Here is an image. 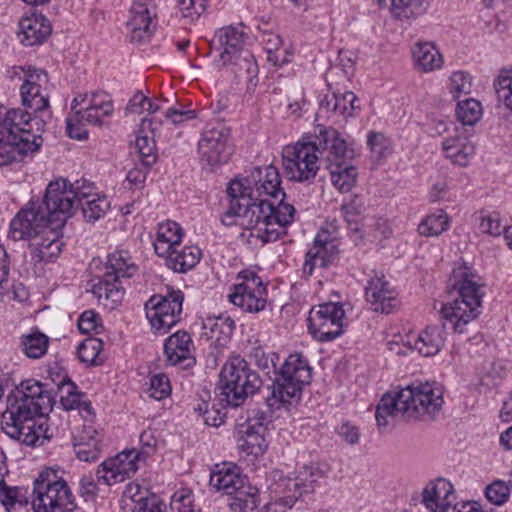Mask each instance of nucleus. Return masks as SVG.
<instances>
[{
    "instance_id": "f257e3e1",
    "label": "nucleus",
    "mask_w": 512,
    "mask_h": 512,
    "mask_svg": "<svg viewBox=\"0 0 512 512\" xmlns=\"http://www.w3.org/2000/svg\"><path fill=\"white\" fill-rule=\"evenodd\" d=\"M231 198L230 208L222 216L226 226L239 225L249 231V237L260 240L262 244L276 241L286 233V227L294 220V206L280 205L276 223L271 222L273 207L265 200L257 202L253 186L243 180H232L227 188Z\"/></svg>"
},
{
    "instance_id": "f03ea898",
    "label": "nucleus",
    "mask_w": 512,
    "mask_h": 512,
    "mask_svg": "<svg viewBox=\"0 0 512 512\" xmlns=\"http://www.w3.org/2000/svg\"><path fill=\"white\" fill-rule=\"evenodd\" d=\"M442 404L440 388L429 382L412 383L394 394L383 395L375 412L377 426L384 429L399 415L413 419L432 418Z\"/></svg>"
},
{
    "instance_id": "7ed1b4c3",
    "label": "nucleus",
    "mask_w": 512,
    "mask_h": 512,
    "mask_svg": "<svg viewBox=\"0 0 512 512\" xmlns=\"http://www.w3.org/2000/svg\"><path fill=\"white\" fill-rule=\"evenodd\" d=\"M45 121L20 108L0 107V166L21 160L42 143Z\"/></svg>"
},
{
    "instance_id": "20e7f679",
    "label": "nucleus",
    "mask_w": 512,
    "mask_h": 512,
    "mask_svg": "<svg viewBox=\"0 0 512 512\" xmlns=\"http://www.w3.org/2000/svg\"><path fill=\"white\" fill-rule=\"evenodd\" d=\"M448 287L450 295L455 297L442 306L441 315L455 332L463 333L465 327L480 314L484 295L481 278L471 267L459 264L452 270Z\"/></svg>"
},
{
    "instance_id": "39448f33",
    "label": "nucleus",
    "mask_w": 512,
    "mask_h": 512,
    "mask_svg": "<svg viewBox=\"0 0 512 512\" xmlns=\"http://www.w3.org/2000/svg\"><path fill=\"white\" fill-rule=\"evenodd\" d=\"M58 213H63L65 221L73 215L77 208L82 209L87 222H95L103 217L110 208V202L106 196L99 195L91 183L68 184L65 179L50 182L48 197Z\"/></svg>"
},
{
    "instance_id": "423d86ee",
    "label": "nucleus",
    "mask_w": 512,
    "mask_h": 512,
    "mask_svg": "<svg viewBox=\"0 0 512 512\" xmlns=\"http://www.w3.org/2000/svg\"><path fill=\"white\" fill-rule=\"evenodd\" d=\"M8 401L9 405L1 417V429L12 439L35 446L43 430L42 425L35 428L34 418L47 415L52 406L14 393Z\"/></svg>"
},
{
    "instance_id": "0eeeda50",
    "label": "nucleus",
    "mask_w": 512,
    "mask_h": 512,
    "mask_svg": "<svg viewBox=\"0 0 512 512\" xmlns=\"http://www.w3.org/2000/svg\"><path fill=\"white\" fill-rule=\"evenodd\" d=\"M312 378V368L302 353L290 354L276 373L266 403L272 410L298 402L302 389Z\"/></svg>"
},
{
    "instance_id": "6e6552de",
    "label": "nucleus",
    "mask_w": 512,
    "mask_h": 512,
    "mask_svg": "<svg viewBox=\"0 0 512 512\" xmlns=\"http://www.w3.org/2000/svg\"><path fill=\"white\" fill-rule=\"evenodd\" d=\"M50 183L41 201H31L20 210L10 223L9 237L15 241L30 239L57 225L63 227L65 217L52 205L49 197Z\"/></svg>"
},
{
    "instance_id": "1a4fd4ad",
    "label": "nucleus",
    "mask_w": 512,
    "mask_h": 512,
    "mask_svg": "<svg viewBox=\"0 0 512 512\" xmlns=\"http://www.w3.org/2000/svg\"><path fill=\"white\" fill-rule=\"evenodd\" d=\"M330 131L337 130L321 128L313 141L297 142L283 149L282 164L284 172L290 180L306 182L315 178L320 168V162L324 163L322 138H326Z\"/></svg>"
},
{
    "instance_id": "9d476101",
    "label": "nucleus",
    "mask_w": 512,
    "mask_h": 512,
    "mask_svg": "<svg viewBox=\"0 0 512 512\" xmlns=\"http://www.w3.org/2000/svg\"><path fill=\"white\" fill-rule=\"evenodd\" d=\"M59 470L46 468L34 481L32 508L34 512H74L75 497Z\"/></svg>"
},
{
    "instance_id": "9b49d317",
    "label": "nucleus",
    "mask_w": 512,
    "mask_h": 512,
    "mask_svg": "<svg viewBox=\"0 0 512 512\" xmlns=\"http://www.w3.org/2000/svg\"><path fill=\"white\" fill-rule=\"evenodd\" d=\"M104 274L92 279L91 292L103 307L113 310L123 300L124 289L120 285V278L131 277L136 266L127 262L124 252L117 251L108 256L104 266Z\"/></svg>"
},
{
    "instance_id": "f8f14e48",
    "label": "nucleus",
    "mask_w": 512,
    "mask_h": 512,
    "mask_svg": "<svg viewBox=\"0 0 512 512\" xmlns=\"http://www.w3.org/2000/svg\"><path fill=\"white\" fill-rule=\"evenodd\" d=\"M220 385L227 403L237 407L261 388L262 380L245 359L234 356L221 369Z\"/></svg>"
},
{
    "instance_id": "ddd939ff",
    "label": "nucleus",
    "mask_w": 512,
    "mask_h": 512,
    "mask_svg": "<svg viewBox=\"0 0 512 512\" xmlns=\"http://www.w3.org/2000/svg\"><path fill=\"white\" fill-rule=\"evenodd\" d=\"M323 139L324 165L330 173L333 186L342 193H348L356 184L357 170L349 162L353 152L338 131L328 132Z\"/></svg>"
},
{
    "instance_id": "4468645a",
    "label": "nucleus",
    "mask_w": 512,
    "mask_h": 512,
    "mask_svg": "<svg viewBox=\"0 0 512 512\" xmlns=\"http://www.w3.org/2000/svg\"><path fill=\"white\" fill-rule=\"evenodd\" d=\"M345 311L340 303H323L314 306L308 316V331L320 342L334 340L343 333Z\"/></svg>"
},
{
    "instance_id": "2eb2a0df",
    "label": "nucleus",
    "mask_w": 512,
    "mask_h": 512,
    "mask_svg": "<svg viewBox=\"0 0 512 512\" xmlns=\"http://www.w3.org/2000/svg\"><path fill=\"white\" fill-rule=\"evenodd\" d=\"M247 182L252 184L254 197L258 199L257 202L265 200L273 207L274 211L271 222L276 223L280 205L292 206L284 202L286 194L281 187L279 171L274 166L269 165L254 168L247 177Z\"/></svg>"
},
{
    "instance_id": "dca6fc26",
    "label": "nucleus",
    "mask_w": 512,
    "mask_h": 512,
    "mask_svg": "<svg viewBox=\"0 0 512 512\" xmlns=\"http://www.w3.org/2000/svg\"><path fill=\"white\" fill-rule=\"evenodd\" d=\"M322 472L313 466H304L294 478L280 475L271 485L276 496V503L291 508L304 492L318 479Z\"/></svg>"
},
{
    "instance_id": "f3484780",
    "label": "nucleus",
    "mask_w": 512,
    "mask_h": 512,
    "mask_svg": "<svg viewBox=\"0 0 512 512\" xmlns=\"http://www.w3.org/2000/svg\"><path fill=\"white\" fill-rule=\"evenodd\" d=\"M183 295L173 291L167 296L154 295L145 304L146 315L153 328L166 332L179 320Z\"/></svg>"
},
{
    "instance_id": "a211bd4d",
    "label": "nucleus",
    "mask_w": 512,
    "mask_h": 512,
    "mask_svg": "<svg viewBox=\"0 0 512 512\" xmlns=\"http://www.w3.org/2000/svg\"><path fill=\"white\" fill-rule=\"evenodd\" d=\"M228 138L229 130L222 125L203 131L198 143V151L204 168L213 171L218 165L228 161L230 156Z\"/></svg>"
},
{
    "instance_id": "6ab92c4d",
    "label": "nucleus",
    "mask_w": 512,
    "mask_h": 512,
    "mask_svg": "<svg viewBox=\"0 0 512 512\" xmlns=\"http://www.w3.org/2000/svg\"><path fill=\"white\" fill-rule=\"evenodd\" d=\"M140 458L141 453L132 449L105 460L96 471L97 481H103V483L110 486L131 478L138 470Z\"/></svg>"
},
{
    "instance_id": "aec40b11",
    "label": "nucleus",
    "mask_w": 512,
    "mask_h": 512,
    "mask_svg": "<svg viewBox=\"0 0 512 512\" xmlns=\"http://www.w3.org/2000/svg\"><path fill=\"white\" fill-rule=\"evenodd\" d=\"M244 281L234 285L229 300L247 312H259L266 305V291L261 279L254 272H245Z\"/></svg>"
},
{
    "instance_id": "412c9836",
    "label": "nucleus",
    "mask_w": 512,
    "mask_h": 512,
    "mask_svg": "<svg viewBox=\"0 0 512 512\" xmlns=\"http://www.w3.org/2000/svg\"><path fill=\"white\" fill-rule=\"evenodd\" d=\"M48 76L39 69H28L24 83L21 85L20 94L22 104L30 114L41 112L49 106V96L46 93Z\"/></svg>"
},
{
    "instance_id": "4be33fe9",
    "label": "nucleus",
    "mask_w": 512,
    "mask_h": 512,
    "mask_svg": "<svg viewBox=\"0 0 512 512\" xmlns=\"http://www.w3.org/2000/svg\"><path fill=\"white\" fill-rule=\"evenodd\" d=\"M155 15L152 0L133 1L127 20L132 42L142 43L151 37L155 27L153 24Z\"/></svg>"
},
{
    "instance_id": "5701e85b",
    "label": "nucleus",
    "mask_w": 512,
    "mask_h": 512,
    "mask_svg": "<svg viewBox=\"0 0 512 512\" xmlns=\"http://www.w3.org/2000/svg\"><path fill=\"white\" fill-rule=\"evenodd\" d=\"M365 296L371 309L377 313L389 314L399 306L397 292L384 275L375 274L369 279Z\"/></svg>"
},
{
    "instance_id": "b1692460",
    "label": "nucleus",
    "mask_w": 512,
    "mask_h": 512,
    "mask_svg": "<svg viewBox=\"0 0 512 512\" xmlns=\"http://www.w3.org/2000/svg\"><path fill=\"white\" fill-rule=\"evenodd\" d=\"M63 227L57 225L44 230V233L35 237L30 242L31 257L35 263H49L56 260L64 246L61 240Z\"/></svg>"
},
{
    "instance_id": "393cba45",
    "label": "nucleus",
    "mask_w": 512,
    "mask_h": 512,
    "mask_svg": "<svg viewBox=\"0 0 512 512\" xmlns=\"http://www.w3.org/2000/svg\"><path fill=\"white\" fill-rule=\"evenodd\" d=\"M266 432L267 428L260 419H249L238 430V448L247 455L255 457L263 455L268 446L265 439Z\"/></svg>"
},
{
    "instance_id": "a878e982",
    "label": "nucleus",
    "mask_w": 512,
    "mask_h": 512,
    "mask_svg": "<svg viewBox=\"0 0 512 512\" xmlns=\"http://www.w3.org/2000/svg\"><path fill=\"white\" fill-rule=\"evenodd\" d=\"M446 323L440 326H428L419 335H407L406 340L401 338L404 346L410 350H417L421 355L430 357L436 355L444 345V330Z\"/></svg>"
},
{
    "instance_id": "bb28decb",
    "label": "nucleus",
    "mask_w": 512,
    "mask_h": 512,
    "mask_svg": "<svg viewBox=\"0 0 512 512\" xmlns=\"http://www.w3.org/2000/svg\"><path fill=\"white\" fill-rule=\"evenodd\" d=\"M193 342L186 331H178L169 336L164 344L166 361L170 365H181L183 368L195 364V358L191 354Z\"/></svg>"
},
{
    "instance_id": "cd10ccee",
    "label": "nucleus",
    "mask_w": 512,
    "mask_h": 512,
    "mask_svg": "<svg viewBox=\"0 0 512 512\" xmlns=\"http://www.w3.org/2000/svg\"><path fill=\"white\" fill-rule=\"evenodd\" d=\"M455 500L454 487L444 478L436 479L423 490V503L432 512H447Z\"/></svg>"
},
{
    "instance_id": "c85d7f7f",
    "label": "nucleus",
    "mask_w": 512,
    "mask_h": 512,
    "mask_svg": "<svg viewBox=\"0 0 512 512\" xmlns=\"http://www.w3.org/2000/svg\"><path fill=\"white\" fill-rule=\"evenodd\" d=\"M337 254L336 245L332 241L322 240L318 235L312 247L307 251L303 264V273L311 276L316 268H327Z\"/></svg>"
},
{
    "instance_id": "c756f323",
    "label": "nucleus",
    "mask_w": 512,
    "mask_h": 512,
    "mask_svg": "<svg viewBox=\"0 0 512 512\" xmlns=\"http://www.w3.org/2000/svg\"><path fill=\"white\" fill-rule=\"evenodd\" d=\"M244 36L242 28L235 26L223 27L216 32L212 42L223 49L220 54V61L223 65L231 63L233 56L244 51Z\"/></svg>"
},
{
    "instance_id": "7c9ffc66",
    "label": "nucleus",
    "mask_w": 512,
    "mask_h": 512,
    "mask_svg": "<svg viewBox=\"0 0 512 512\" xmlns=\"http://www.w3.org/2000/svg\"><path fill=\"white\" fill-rule=\"evenodd\" d=\"M412 59L415 68L423 73L440 70L444 59L432 42H417L412 48Z\"/></svg>"
},
{
    "instance_id": "2f4dec72",
    "label": "nucleus",
    "mask_w": 512,
    "mask_h": 512,
    "mask_svg": "<svg viewBox=\"0 0 512 512\" xmlns=\"http://www.w3.org/2000/svg\"><path fill=\"white\" fill-rule=\"evenodd\" d=\"M243 481L244 479L237 466L224 463L222 466L216 465L211 472L209 484L216 491L232 495L241 487Z\"/></svg>"
},
{
    "instance_id": "473e14b6",
    "label": "nucleus",
    "mask_w": 512,
    "mask_h": 512,
    "mask_svg": "<svg viewBox=\"0 0 512 512\" xmlns=\"http://www.w3.org/2000/svg\"><path fill=\"white\" fill-rule=\"evenodd\" d=\"M7 474V466L3 462L0 463V502L7 512H22L29 504L26 490L8 486L5 482Z\"/></svg>"
},
{
    "instance_id": "72a5a7b5",
    "label": "nucleus",
    "mask_w": 512,
    "mask_h": 512,
    "mask_svg": "<svg viewBox=\"0 0 512 512\" xmlns=\"http://www.w3.org/2000/svg\"><path fill=\"white\" fill-rule=\"evenodd\" d=\"M19 25L23 33L22 43L27 46L41 44L52 31L50 22L42 14L25 17Z\"/></svg>"
},
{
    "instance_id": "f704fd0d",
    "label": "nucleus",
    "mask_w": 512,
    "mask_h": 512,
    "mask_svg": "<svg viewBox=\"0 0 512 512\" xmlns=\"http://www.w3.org/2000/svg\"><path fill=\"white\" fill-rule=\"evenodd\" d=\"M455 136L445 139L442 143V149L445 157L450 159L453 164L466 166L469 158L474 154V145L467 137L459 134L456 128Z\"/></svg>"
},
{
    "instance_id": "c9c22d12",
    "label": "nucleus",
    "mask_w": 512,
    "mask_h": 512,
    "mask_svg": "<svg viewBox=\"0 0 512 512\" xmlns=\"http://www.w3.org/2000/svg\"><path fill=\"white\" fill-rule=\"evenodd\" d=\"M182 229L174 221H166L158 225L154 249L158 256H166L170 250L180 244Z\"/></svg>"
},
{
    "instance_id": "e433bc0d",
    "label": "nucleus",
    "mask_w": 512,
    "mask_h": 512,
    "mask_svg": "<svg viewBox=\"0 0 512 512\" xmlns=\"http://www.w3.org/2000/svg\"><path fill=\"white\" fill-rule=\"evenodd\" d=\"M200 256L201 251L198 247L185 246L181 250L173 248L164 257L169 268L176 272H186L198 263Z\"/></svg>"
},
{
    "instance_id": "4c0bfd02",
    "label": "nucleus",
    "mask_w": 512,
    "mask_h": 512,
    "mask_svg": "<svg viewBox=\"0 0 512 512\" xmlns=\"http://www.w3.org/2000/svg\"><path fill=\"white\" fill-rule=\"evenodd\" d=\"M99 94H93L91 102L84 110H77L81 118L87 124L102 125V116H110L113 113V105L111 100H99Z\"/></svg>"
},
{
    "instance_id": "58836bf2",
    "label": "nucleus",
    "mask_w": 512,
    "mask_h": 512,
    "mask_svg": "<svg viewBox=\"0 0 512 512\" xmlns=\"http://www.w3.org/2000/svg\"><path fill=\"white\" fill-rule=\"evenodd\" d=\"M48 345L49 338L38 330L21 337V350L31 359H39L45 355Z\"/></svg>"
},
{
    "instance_id": "ea45409f",
    "label": "nucleus",
    "mask_w": 512,
    "mask_h": 512,
    "mask_svg": "<svg viewBox=\"0 0 512 512\" xmlns=\"http://www.w3.org/2000/svg\"><path fill=\"white\" fill-rule=\"evenodd\" d=\"M61 392L60 403L65 410H73L83 407L90 412V403L82 402L83 395L77 391V386L70 379H63L59 385Z\"/></svg>"
},
{
    "instance_id": "a19ab883",
    "label": "nucleus",
    "mask_w": 512,
    "mask_h": 512,
    "mask_svg": "<svg viewBox=\"0 0 512 512\" xmlns=\"http://www.w3.org/2000/svg\"><path fill=\"white\" fill-rule=\"evenodd\" d=\"M14 394L31 398L37 402H41L42 405H50L52 407L55 402L50 392L43 388L42 383L35 380L21 382Z\"/></svg>"
},
{
    "instance_id": "79ce46f5",
    "label": "nucleus",
    "mask_w": 512,
    "mask_h": 512,
    "mask_svg": "<svg viewBox=\"0 0 512 512\" xmlns=\"http://www.w3.org/2000/svg\"><path fill=\"white\" fill-rule=\"evenodd\" d=\"M230 64L237 67V72L245 74L249 87L256 86L259 69L255 57L250 51L244 50L236 54Z\"/></svg>"
},
{
    "instance_id": "37998d69",
    "label": "nucleus",
    "mask_w": 512,
    "mask_h": 512,
    "mask_svg": "<svg viewBox=\"0 0 512 512\" xmlns=\"http://www.w3.org/2000/svg\"><path fill=\"white\" fill-rule=\"evenodd\" d=\"M456 116L462 125L473 126L482 116V105L473 98L459 101L456 108Z\"/></svg>"
},
{
    "instance_id": "c03bdc74",
    "label": "nucleus",
    "mask_w": 512,
    "mask_h": 512,
    "mask_svg": "<svg viewBox=\"0 0 512 512\" xmlns=\"http://www.w3.org/2000/svg\"><path fill=\"white\" fill-rule=\"evenodd\" d=\"M448 216L442 211L427 216L418 226L423 236H438L448 228Z\"/></svg>"
},
{
    "instance_id": "a18cd8bd",
    "label": "nucleus",
    "mask_w": 512,
    "mask_h": 512,
    "mask_svg": "<svg viewBox=\"0 0 512 512\" xmlns=\"http://www.w3.org/2000/svg\"><path fill=\"white\" fill-rule=\"evenodd\" d=\"M136 148L140 156L141 165L151 168L157 158L154 137L139 132L136 138Z\"/></svg>"
},
{
    "instance_id": "49530a36",
    "label": "nucleus",
    "mask_w": 512,
    "mask_h": 512,
    "mask_svg": "<svg viewBox=\"0 0 512 512\" xmlns=\"http://www.w3.org/2000/svg\"><path fill=\"white\" fill-rule=\"evenodd\" d=\"M498 102L512 110V70H504L494 81Z\"/></svg>"
},
{
    "instance_id": "de8ad7c7",
    "label": "nucleus",
    "mask_w": 512,
    "mask_h": 512,
    "mask_svg": "<svg viewBox=\"0 0 512 512\" xmlns=\"http://www.w3.org/2000/svg\"><path fill=\"white\" fill-rule=\"evenodd\" d=\"M354 100H356V95L353 92L334 93L330 99L326 98L321 105L343 116H351V109H348V106H353Z\"/></svg>"
},
{
    "instance_id": "09e8293b",
    "label": "nucleus",
    "mask_w": 512,
    "mask_h": 512,
    "mask_svg": "<svg viewBox=\"0 0 512 512\" xmlns=\"http://www.w3.org/2000/svg\"><path fill=\"white\" fill-rule=\"evenodd\" d=\"M102 341L98 338H87L82 341L77 350L80 362L92 365L96 364V359L102 350Z\"/></svg>"
},
{
    "instance_id": "8fccbe9b",
    "label": "nucleus",
    "mask_w": 512,
    "mask_h": 512,
    "mask_svg": "<svg viewBox=\"0 0 512 512\" xmlns=\"http://www.w3.org/2000/svg\"><path fill=\"white\" fill-rule=\"evenodd\" d=\"M391 4V11L397 17L410 18L422 11L423 0H389ZM387 0H384L382 5H386Z\"/></svg>"
},
{
    "instance_id": "3c124183",
    "label": "nucleus",
    "mask_w": 512,
    "mask_h": 512,
    "mask_svg": "<svg viewBox=\"0 0 512 512\" xmlns=\"http://www.w3.org/2000/svg\"><path fill=\"white\" fill-rule=\"evenodd\" d=\"M208 0H178V9L183 18L194 21L207 8Z\"/></svg>"
},
{
    "instance_id": "603ef678",
    "label": "nucleus",
    "mask_w": 512,
    "mask_h": 512,
    "mask_svg": "<svg viewBox=\"0 0 512 512\" xmlns=\"http://www.w3.org/2000/svg\"><path fill=\"white\" fill-rule=\"evenodd\" d=\"M472 88L471 78L463 71L453 72L450 77V93L455 99L462 94H469Z\"/></svg>"
},
{
    "instance_id": "864d4df0",
    "label": "nucleus",
    "mask_w": 512,
    "mask_h": 512,
    "mask_svg": "<svg viewBox=\"0 0 512 512\" xmlns=\"http://www.w3.org/2000/svg\"><path fill=\"white\" fill-rule=\"evenodd\" d=\"M149 396L161 400L171 393V386L168 377L163 374H155L150 379Z\"/></svg>"
},
{
    "instance_id": "5fc2aeb1",
    "label": "nucleus",
    "mask_w": 512,
    "mask_h": 512,
    "mask_svg": "<svg viewBox=\"0 0 512 512\" xmlns=\"http://www.w3.org/2000/svg\"><path fill=\"white\" fill-rule=\"evenodd\" d=\"M509 487L506 482L497 480L488 485L485 489V496L489 502L495 505H502L509 496Z\"/></svg>"
},
{
    "instance_id": "6e6d98bb",
    "label": "nucleus",
    "mask_w": 512,
    "mask_h": 512,
    "mask_svg": "<svg viewBox=\"0 0 512 512\" xmlns=\"http://www.w3.org/2000/svg\"><path fill=\"white\" fill-rule=\"evenodd\" d=\"M81 117L80 113L75 111L66 119V129L70 138L83 140L88 137V131L85 128L87 123Z\"/></svg>"
},
{
    "instance_id": "4d7b16f0",
    "label": "nucleus",
    "mask_w": 512,
    "mask_h": 512,
    "mask_svg": "<svg viewBox=\"0 0 512 512\" xmlns=\"http://www.w3.org/2000/svg\"><path fill=\"white\" fill-rule=\"evenodd\" d=\"M479 229L482 233L499 236L502 232L499 214L496 212L482 215L480 217Z\"/></svg>"
},
{
    "instance_id": "13d9d810",
    "label": "nucleus",
    "mask_w": 512,
    "mask_h": 512,
    "mask_svg": "<svg viewBox=\"0 0 512 512\" xmlns=\"http://www.w3.org/2000/svg\"><path fill=\"white\" fill-rule=\"evenodd\" d=\"M98 315L94 311H85L78 320L79 331L85 334L99 333L101 326L98 323Z\"/></svg>"
},
{
    "instance_id": "bf43d9fd",
    "label": "nucleus",
    "mask_w": 512,
    "mask_h": 512,
    "mask_svg": "<svg viewBox=\"0 0 512 512\" xmlns=\"http://www.w3.org/2000/svg\"><path fill=\"white\" fill-rule=\"evenodd\" d=\"M166 505L156 498H140L136 501L132 512H165Z\"/></svg>"
},
{
    "instance_id": "052dcab7",
    "label": "nucleus",
    "mask_w": 512,
    "mask_h": 512,
    "mask_svg": "<svg viewBox=\"0 0 512 512\" xmlns=\"http://www.w3.org/2000/svg\"><path fill=\"white\" fill-rule=\"evenodd\" d=\"M367 144L378 157H383L388 150L387 139L382 133L371 132L368 135Z\"/></svg>"
},
{
    "instance_id": "680f3d73",
    "label": "nucleus",
    "mask_w": 512,
    "mask_h": 512,
    "mask_svg": "<svg viewBox=\"0 0 512 512\" xmlns=\"http://www.w3.org/2000/svg\"><path fill=\"white\" fill-rule=\"evenodd\" d=\"M148 96L141 90H137L126 106L128 114H142L145 111Z\"/></svg>"
},
{
    "instance_id": "e2e57ef3",
    "label": "nucleus",
    "mask_w": 512,
    "mask_h": 512,
    "mask_svg": "<svg viewBox=\"0 0 512 512\" xmlns=\"http://www.w3.org/2000/svg\"><path fill=\"white\" fill-rule=\"evenodd\" d=\"M194 118H196L194 110H184L182 108H169L165 112V119L175 125L188 120H192Z\"/></svg>"
},
{
    "instance_id": "0e129e2a",
    "label": "nucleus",
    "mask_w": 512,
    "mask_h": 512,
    "mask_svg": "<svg viewBox=\"0 0 512 512\" xmlns=\"http://www.w3.org/2000/svg\"><path fill=\"white\" fill-rule=\"evenodd\" d=\"M204 328L209 329L213 335L218 330L220 333L230 334L233 331L234 322L230 318L223 319L219 317L215 321L209 319L204 323Z\"/></svg>"
},
{
    "instance_id": "69168bd1",
    "label": "nucleus",
    "mask_w": 512,
    "mask_h": 512,
    "mask_svg": "<svg viewBox=\"0 0 512 512\" xmlns=\"http://www.w3.org/2000/svg\"><path fill=\"white\" fill-rule=\"evenodd\" d=\"M75 452L79 460L85 462L96 461L99 457V449L96 444L92 446L89 444H77L75 445Z\"/></svg>"
},
{
    "instance_id": "338daca9",
    "label": "nucleus",
    "mask_w": 512,
    "mask_h": 512,
    "mask_svg": "<svg viewBox=\"0 0 512 512\" xmlns=\"http://www.w3.org/2000/svg\"><path fill=\"white\" fill-rule=\"evenodd\" d=\"M80 492L85 500L93 499L98 493V486L95 478L89 474L84 475L80 480Z\"/></svg>"
},
{
    "instance_id": "774afa93",
    "label": "nucleus",
    "mask_w": 512,
    "mask_h": 512,
    "mask_svg": "<svg viewBox=\"0 0 512 512\" xmlns=\"http://www.w3.org/2000/svg\"><path fill=\"white\" fill-rule=\"evenodd\" d=\"M140 442L142 444L141 451H137V453H141V458H146L150 456L154 452V448L156 445V438L151 430L143 431L140 435Z\"/></svg>"
}]
</instances>
